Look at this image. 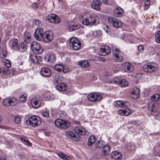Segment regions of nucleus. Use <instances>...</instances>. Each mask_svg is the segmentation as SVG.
I'll list each match as a JSON object with an SVG mask.
<instances>
[{"instance_id": "nucleus-1", "label": "nucleus", "mask_w": 160, "mask_h": 160, "mask_svg": "<svg viewBox=\"0 0 160 160\" xmlns=\"http://www.w3.org/2000/svg\"><path fill=\"white\" fill-rule=\"evenodd\" d=\"M41 123L40 118L38 116H34L31 117L29 119L26 121V123L35 127L40 125Z\"/></svg>"}, {"instance_id": "nucleus-2", "label": "nucleus", "mask_w": 160, "mask_h": 160, "mask_svg": "<svg viewBox=\"0 0 160 160\" xmlns=\"http://www.w3.org/2000/svg\"><path fill=\"white\" fill-rule=\"evenodd\" d=\"M69 45L71 48L74 50H78L81 47V44L78 39L75 37L69 39Z\"/></svg>"}, {"instance_id": "nucleus-3", "label": "nucleus", "mask_w": 160, "mask_h": 160, "mask_svg": "<svg viewBox=\"0 0 160 160\" xmlns=\"http://www.w3.org/2000/svg\"><path fill=\"white\" fill-rule=\"evenodd\" d=\"M54 124L56 127L60 128L65 129L70 125L69 122L59 119H57L55 121Z\"/></svg>"}, {"instance_id": "nucleus-4", "label": "nucleus", "mask_w": 160, "mask_h": 160, "mask_svg": "<svg viewBox=\"0 0 160 160\" xmlns=\"http://www.w3.org/2000/svg\"><path fill=\"white\" fill-rule=\"evenodd\" d=\"M30 47L32 51L37 54L41 53L43 51L42 47L36 42H32L31 44Z\"/></svg>"}, {"instance_id": "nucleus-5", "label": "nucleus", "mask_w": 160, "mask_h": 160, "mask_svg": "<svg viewBox=\"0 0 160 160\" xmlns=\"http://www.w3.org/2000/svg\"><path fill=\"white\" fill-rule=\"evenodd\" d=\"M143 70L148 72L156 71L158 70V65L155 63L145 64L143 66Z\"/></svg>"}, {"instance_id": "nucleus-6", "label": "nucleus", "mask_w": 160, "mask_h": 160, "mask_svg": "<svg viewBox=\"0 0 160 160\" xmlns=\"http://www.w3.org/2000/svg\"><path fill=\"white\" fill-rule=\"evenodd\" d=\"M108 21L113 25V26L117 28H120L122 25V23L120 20H119L115 18L110 17L108 18Z\"/></svg>"}, {"instance_id": "nucleus-7", "label": "nucleus", "mask_w": 160, "mask_h": 160, "mask_svg": "<svg viewBox=\"0 0 160 160\" xmlns=\"http://www.w3.org/2000/svg\"><path fill=\"white\" fill-rule=\"evenodd\" d=\"M122 68L124 72L129 73L132 72L134 70L133 65L128 62H123L122 64Z\"/></svg>"}, {"instance_id": "nucleus-8", "label": "nucleus", "mask_w": 160, "mask_h": 160, "mask_svg": "<svg viewBox=\"0 0 160 160\" xmlns=\"http://www.w3.org/2000/svg\"><path fill=\"white\" fill-rule=\"evenodd\" d=\"M47 19L49 22L53 23H59L61 21L60 18L54 14H51L48 15L47 16Z\"/></svg>"}, {"instance_id": "nucleus-9", "label": "nucleus", "mask_w": 160, "mask_h": 160, "mask_svg": "<svg viewBox=\"0 0 160 160\" xmlns=\"http://www.w3.org/2000/svg\"><path fill=\"white\" fill-rule=\"evenodd\" d=\"M44 33V32L42 28H38L35 30L34 33V36L37 40H41L43 39Z\"/></svg>"}, {"instance_id": "nucleus-10", "label": "nucleus", "mask_w": 160, "mask_h": 160, "mask_svg": "<svg viewBox=\"0 0 160 160\" xmlns=\"http://www.w3.org/2000/svg\"><path fill=\"white\" fill-rule=\"evenodd\" d=\"M53 38V32L50 31H47L44 32L42 39L45 42L49 43L52 41Z\"/></svg>"}, {"instance_id": "nucleus-11", "label": "nucleus", "mask_w": 160, "mask_h": 160, "mask_svg": "<svg viewBox=\"0 0 160 160\" xmlns=\"http://www.w3.org/2000/svg\"><path fill=\"white\" fill-rule=\"evenodd\" d=\"M112 52L114 55V59L116 61L120 62L123 60V57L119 55L120 51L118 48H113Z\"/></svg>"}, {"instance_id": "nucleus-12", "label": "nucleus", "mask_w": 160, "mask_h": 160, "mask_svg": "<svg viewBox=\"0 0 160 160\" xmlns=\"http://www.w3.org/2000/svg\"><path fill=\"white\" fill-rule=\"evenodd\" d=\"M110 83L120 85L122 87H126L128 85V82L126 80L120 79L118 78H115L113 81H112Z\"/></svg>"}, {"instance_id": "nucleus-13", "label": "nucleus", "mask_w": 160, "mask_h": 160, "mask_svg": "<svg viewBox=\"0 0 160 160\" xmlns=\"http://www.w3.org/2000/svg\"><path fill=\"white\" fill-rule=\"evenodd\" d=\"M91 25L92 26L98 24L99 23V19L96 15L91 13L89 16V18Z\"/></svg>"}, {"instance_id": "nucleus-14", "label": "nucleus", "mask_w": 160, "mask_h": 160, "mask_svg": "<svg viewBox=\"0 0 160 160\" xmlns=\"http://www.w3.org/2000/svg\"><path fill=\"white\" fill-rule=\"evenodd\" d=\"M111 52V48L108 46H102L100 49V54L105 56L109 54Z\"/></svg>"}, {"instance_id": "nucleus-15", "label": "nucleus", "mask_w": 160, "mask_h": 160, "mask_svg": "<svg viewBox=\"0 0 160 160\" xmlns=\"http://www.w3.org/2000/svg\"><path fill=\"white\" fill-rule=\"evenodd\" d=\"M41 58L35 54L31 55L29 57V60L34 64H39L41 61Z\"/></svg>"}, {"instance_id": "nucleus-16", "label": "nucleus", "mask_w": 160, "mask_h": 160, "mask_svg": "<svg viewBox=\"0 0 160 160\" xmlns=\"http://www.w3.org/2000/svg\"><path fill=\"white\" fill-rule=\"evenodd\" d=\"M9 44L11 45L12 49L15 50H20V47L18 46V40L16 39H12L10 41Z\"/></svg>"}, {"instance_id": "nucleus-17", "label": "nucleus", "mask_w": 160, "mask_h": 160, "mask_svg": "<svg viewBox=\"0 0 160 160\" xmlns=\"http://www.w3.org/2000/svg\"><path fill=\"white\" fill-rule=\"evenodd\" d=\"M66 135L69 138H71L74 141H78L80 139L79 136L73 133L71 131L66 132Z\"/></svg>"}, {"instance_id": "nucleus-18", "label": "nucleus", "mask_w": 160, "mask_h": 160, "mask_svg": "<svg viewBox=\"0 0 160 160\" xmlns=\"http://www.w3.org/2000/svg\"><path fill=\"white\" fill-rule=\"evenodd\" d=\"M44 59L45 60L48 62L52 63L56 60V57L52 54H48L45 55Z\"/></svg>"}, {"instance_id": "nucleus-19", "label": "nucleus", "mask_w": 160, "mask_h": 160, "mask_svg": "<svg viewBox=\"0 0 160 160\" xmlns=\"http://www.w3.org/2000/svg\"><path fill=\"white\" fill-rule=\"evenodd\" d=\"M101 5V2L100 0H93L91 6L92 8L99 11L100 9V6Z\"/></svg>"}, {"instance_id": "nucleus-20", "label": "nucleus", "mask_w": 160, "mask_h": 160, "mask_svg": "<svg viewBox=\"0 0 160 160\" xmlns=\"http://www.w3.org/2000/svg\"><path fill=\"white\" fill-rule=\"evenodd\" d=\"M41 75L44 77H48L51 74V72L50 69L48 68H42L40 72Z\"/></svg>"}, {"instance_id": "nucleus-21", "label": "nucleus", "mask_w": 160, "mask_h": 160, "mask_svg": "<svg viewBox=\"0 0 160 160\" xmlns=\"http://www.w3.org/2000/svg\"><path fill=\"white\" fill-rule=\"evenodd\" d=\"M74 130L76 133V135H84L86 131L84 128L81 126L76 127L74 128Z\"/></svg>"}, {"instance_id": "nucleus-22", "label": "nucleus", "mask_w": 160, "mask_h": 160, "mask_svg": "<svg viewBox=\"0 0 160 160\" xmlns=\"http://www.w3.org/2000/svg\"><path fill=\"white\" fill-rule=\"evenodd\" d=\"M114 105L116 107L120 106L123 107H127L130 105V104L127 102L118 101L114 103Z\"/></svg>"}, {"instance_id": "nucleus-23", "label": "nucleus", "mask_w": 160, "mask_h": 160, "mask_svg": "<svg viewBox=\"0 0 160 160\" xmlns=\"http://www.w3.org/2000/svg\"><path fill=\"white\" fill-rule=\"evenodd\" d=\"M132 113L131 110L127 108L125 110L120 109L118 111V113L121 115L128 116Z\"/></svg>"}, {"instance_id": "nucleus-24", "label": "nucleus", "mask_w": 160, "mask_h": 160, "mask_svg": "<svg viewBox=\"0 0 160 160\" xmlns=\"http://www.w3.org/2000/svg\"><path fill=\"white\" fill-rule=\"evenodd\" d=\"M132 97L134 98H136L139 97V91L137 87H134L131 92Z\"/></svg>"}, {"instance_id": "nucleus-25", "label": "nucleus", "mask_w": 160, "mask_h": 160, "mask_svg": "<svg viewBox=\"0 0 160 160\" xmlns=\"http://www.w3.org/2000/svg\"><path fill=\"white\" fill-rule=\"evenodd\" d=\"M56 89L59 91H66L67 89V85L63 83H59L56 85Z\"/></svg>"}, {"instance_id": "nucleus-26", "label": "nucleus", "mask_w": 160, "mask_h": 160, "mask_svg": "<svg viewBox=\"0 0 160 160\" xmlns=\"http://www.w3.org/2000/svg\"><path fill=\"white\" fill-rule=\"evenodd\" d=\"M31 104L33 107L38 108L40 106L41 102L38 101L36 98H33L31 100Z\"/></svg>"}, {"instance_id": "nucleus-27", "label": "nucleus", "mask_w": 160, "mask_h": 160, "mask_svg": "<svg viewBox=\"0 0 160 160\" xmlns=\"http://www.w3.org/2000/svg\"><path fill=\"white\" fill-rule=\"evenodd\" d=\"M112 158L116 160H120L122 158L121 154L117 151H115L112 153Z\"/></svg>"}, {"instance_id": "nucleus-28", "label": "nucleus", "mask_w": 160, "mask_h": 160, "mask_svg": "<svg viewBox=\"0 0 160 160\" xmlns=\"http://www.w3.org/2000/svg\"><path fill=\"white\" fill-rule=\"evenodd\" d=\"M80 27V26L78 24H69L67 26V29L69 32L75 30L79 28Z\"/></svg>"}, {"instance_id": "nucleus-29", "label": "nucleus", "mask_w": 160, "mask_h": 160, "mask_svg": "<svg viewBox=\"0 0 160 160\" xmlns=\"http://www.w3.org/2000/svg\"><path fill=\"white\" fill-rule=\"evenodd\" d=\"M58 155L63 160H72L71 158L62 152H59L57 153Z\"/></svg>"}, {"instance_id": "nucleus-30", "label": "nucleus", "mask_w": 160, "mask_h": 160, "mask_svg": "<svg viewBox=\"0 0 160 160\" xmlns=\"http://www.w3.org/2000/svg\"><path fill=\"white\" fill-rule=\"evenodd\" d=\"M78 65L83 68H87L90 66L89 62L86 60H83L79 61L78 62Z\"/></svg>"}, {"instance_id": "nucleus-31", "label": "nucleus", "mask_w": 160, "mask_h": 160, "mask_svg": "<svg viewBox=\"0 0 160 160\" xmlns=\"http://www.w3.org/2000/svg\"><path fill=\"white\" fill-rule=\"evenodd\" d=\"M96 140V138L93 135L90 136L88 141V144L89 146L92 145Z\"/></svg>"}, {"instance_id": "nucleus-32", "label": "nucleus", "mask_w": 160, "mask_h": 160, "mask_svg": "<svg viewBox=\"0 0 160 160\" xmlns=\"http://www.w3.org/2000/svg\"><path fill=\"white\" fill-rule=\"evenodd\" d=\"M31 35L28 32H25L24 34L23 37L24 41L27 43H28L30 41Z\"/></svg>"}, {"instance_id": "nucleus-33", "label": "nucleus", "mask_w": 160, "mask_h": 160, "mask_svg": "<svg viewBox=\"0 0 160 160\" xmlns=\"http://www.w3.org/2000/svg\"><path fill=\"white\" fill-rule=\"evenodd\" d=\"M114 12L115 15L117 17H120L123 13V10L121 8L118 7L114 10Z\"/></svg>"}, {"instance_id": "nucleus-34", "label": "nucleus", "mask_w": 160, "mask_h": 160, "mask_svg": "<svg viewBox=\"0 0 160 160\" xmlns=\"http://www.w3.org/2000/svg\"><path fill=\"white\" fill-rule=\"evenodd\" d=\"M148 109L150 111L155 112L156 110V108L154 102L152 101L150 102L148 105Z\"/></svg>"}, {"instance_id": "nucleus-35", "label": "nucleus", "mask_w": 160, "mask_h": 160, "mask_svg": "<svg viewBox=\"0 0 160 160\" xmlns=\"http://www.w3.org/2000/svg\"><path fill=\"white\" fill-rule=\"evenodd\" d=\"M97 97L96 93H92L89 94L88 96V100L93 102H95V97Z\"/></svg>"}, {"instance_id": "nucleus-36", "label": "nucleus", "mask_w": 160, "mask_h": 160, "mask_svg": "<svg viewBox=\"0 0 160 160\" xmlns=\"http://www.w3.org/2000/svg\"><path fill=\"white\" fill-rule=\"evenodd\" d=\"M27 96L26 94L24 93L23 94H21L19 97V101L22 102H26L27 100Z\"/></svg>"}, {"instance_id": "nucleus-37", "label": "nucleus", "mask_w": 160, "mask_h": 160, "mask_svg": "<svg viewBox=\"0 0 160 160\" xmlns=\"http://www.w3.org/2000/svg\"><path fill=\"white\" fill-rule=\"evenodd\" d=\"M151 99L153 101L156 102L157 101L160 100V94H156L153 96H152L151 98Z\"/></svg>"}, {"instance_id": "nucleus-38", "label": "nucleus", "mask_w": 160, "mask_h": 160, "mask_svg": "<svg viewBox=\"0 0 160 160\" xmlns=\"http://www.w3.org/2000/svg\"><path fill=\"white\" fill-rule=\"evenodd\" d=\"M2 103L3 105L5 106L8 107L10 106V98H7L4 99Z\"/></svg>"}, {"instance_id": "nucleus-39", "label": "nucleus", "mask_w": 160, "mask_h": 160, "mask_svg": "<svg viewBox=\"0 0 160 160\" xmlns=\"http://www.w3.org/2000/svg\"><path fill=\"white\" fill-rule=\"evenodd\" d=\"M155 35L156 42L157 43H160V30L157 31Z\"/></svg>"}, {"instance_id": "nucleus-40", "label": "nucleus", "mask_w": 160, "mask_h": 160, "mask_svg": "<svg viewBox=\"0 0 160 160\" xmlns=\"http://www.w3.org/2000/svg\"><path fill=\"white\" fill-rule=\"evenodd\" d=\"M63 65L62 64H58L55 65L54 67L55 69L58 71L60 72L63 69Z\"/></svg>"}, {"instance_id": "nucleus-41", "label": "nucleus", "mask_w": 160, "mask_h": 160, "mask_svg": "<svg viewBox=\"0 0 160 160\" xmlns=\"http://www.w3.org/2000/svg\"><path fill=\"white\" fill-rule=\"evenodd\" d=\"M150 0H146L143 6L145 10L148 9L150 7Z\"/></svg>"}, {"instance_id": "nucleus-42", "label": "nucleus", "mask_w": 160, "mask_h": 160, "mask_svg": "<svg viewBox=\"0 0 160 160\" xmlns=\"http://www.w3.org/2000/svg\"><path fill=\"white\" fill-rule=\"evenodd\" d=\"M18 102L17 99L15 98H10V105L14 106L17 104Z\"/></svg>"}, {"instance_id": "nucleus-43", "label": "nucleus", "mask_w": 160, "mask_h": 160, "mask_svg": "<svg viewBox=\"0 0 160 160\" xmlns=\"http://www.w3.org/2000/svg\"><path fill=\"white\" fill-rule=\"evenodd\" d=\"M155 51L154 48L151 47H148L147 49V52L149 54L152 55L155 53Z\"/></svg>"}, {"instance_id": "nucleus-44", "label": "nucleus", "mask_w": 160, "mask_h": 160, "mask_svg": "<svg viewBox=\"0 0 160 160\" xmlns=\"http://www.w3.org/2000/svg\"><path fill=\"white\" fill-rule=\"evenodd\" d=\"M110 150V147L108 145H105L103 146L102 148V150L103 154L105 155L106 153H108L109 152Z\"/></svg>"}, {"instance_id": "nucleus-45", "label": "nucleus", "mask_w": 160, "mask_h": 160, "mask_svg": "<svg viewBox=\"0 0 160 160\" xmlns=\"http://www.w3.org/2000/svg\"><path fill=\"white\" fill-rule=\"evenodd\" d=\"M21 140L26 145L28 146H30L31 145L28 140L25 137H22L21 138Z\"/></svg>"}, {"instance_id": "nucleus-46", "label": "nucleus", "mask_w": 160, "mask_h": 160, "mask_svg": "<svg viewBox=\"0 0 160 160\" xmlns=\"http://www.w3.org/2000/svg\"><path fill=\"white\" fill-rule=\"evenodd\" d=\"M21 140L26 145L28 146H30L31 145L28 140L25 137H22L21 138Z\"/></svg>"}, {"instance_id": "nucleus-47", "label": "nucleus", "mask_w": 160, "mask_h": 160, "mask_svg": "<svg viewBox=\"0 0 160 160\" xmlns=\"http://www.w3.org/2000/svg\"><path fill=\"white\" fill-rule=\"evenodd\" d=\"M20 47V50H18L21 52H24L26 50L27 48L26 45L23 42L21 43L20 45L18 46Z\"/></svg>"}, {"instance_id": "nucleus-48", "label": "nucleus", "mask_w": 160, "mask_h": 160, "mask_svg": "<svg viewBox=\"0 0 160 160\" xmlns=\"http://www.w3.org/2000/svg\"><path fill=\"white\" fill-rule=\"evenodd\" d=\"M82 23L85 25L92 26L90 24L89 19L88 18H84L82 21Z\"/></svg>"}, {"instance_id": "nucleus-49", "label": "nucleus", "mask_w": 160, "mask_h": 160, "mask_svg": "<svg viewBox=\"0 0 160 160\" xmlns=\"http://www.w3.org/2000/svg\"><path fill=\"white\" fill-rule=\"evenodd\" d=\"M93 35L95 37H99L102 35V32L100 31H95L93 32Z\"/></svg>"}, {"instance_id": "nucleus-50", "label": "nucleus", "mask_w": 160, "mask_h": 160, "mask_svg": "<svg viewBox=\"0 0 160 160\" xmlns=\"http://www.w3.org/2000/svg\"><path fill=\"white\" fill-rule=\"evenodd\" d=\"M2 54L4 57H6L7 56V52L5 48H0V54Z\"/></svg>"}, {"instance_id": "nucleus-51", "label": "nucleus", "mask_w": 160, "mask_h": 160, "mask_svg": "<svg viewBox=\"0 0 160 160\" xmlns=\"http://www.w3.org/2000/svg\"><path fill=\"white\" fill-rule=\"evenodd\" d=\"M1 72H2L4 74L6 75L9 74L10 72L8 68H2Z\"/></svg>"}, {"instance_id": "nucleus-52", "label": "nucleus", "mask_w": 160, "mask_h": 160, "mask_svg": "<svg viewBox=\"0 0 160 160\" xmlns=\"http://www.w3.org/2000/svg\"><path fill=\"white\" fill-rule=\"evenodd\" d=\"M41 114L43 117L45 118H48L49 116V113L47 111H42Z\"/></svg>"}, {"instance_id": "nucleus-53", "label": "nucleus", "mask_w": 160, "mask_h": 160, "mask_svg": "<svg viewBox=\"0 0 160 160\" xmlns=\"http://www.w3.org/2000/svg\"><path fill=\"white\" fill-rule=\"evenodd\" d=\"M34 24L38 26H40L42 25L41 21L39 20H34Z\"/></svg>"}, {"instance_id": "nucleus-54", "label": "nucleus", "mask_w": 160, "mask_h": 160, "mask_svg": "<svg viewBox=\"0 0 160 160\" xmlns=\"http://www.w3.org/2000/svg\"><path fill=\"white\" fill-rule=\"evenodd\" d=\"M4 62L5 63V65L7 68L10 67L11 66V64L10 61L7 60H5V61H4Z\"/></svg>"}, {"instance_id": "nucleus-55", "label": "nucleus", "mask_w": 160, "mask_h": 160, "mask_svg": "<svg viewBox=\"0 0 160 160\" xmlns=\"http://www.w3.org/2000/svg\"><path fill=\"white\" fill-rule=\"evenodd\" d=\"M96 95L98 96L95 97V102H98L100 100H101L102 99V96L101 95L98 94L97 93H96Z\"/></svg>"}, {"instance_id": "nucleus-56", "label": "nucleus", "mask_w": 160, "mask_h": 160, "mask_svg": "<svg viewBox=\"0 0 160 160\" xmlns=\"http://www.w3.org/2000/svg\"><path fill=\"white\" fill-rule=\"evenodd\" d=\"M102 146V142L101 141H98L96 143V146L97 148H101Z\"/></svg>"}, {"instance_id": "nucleus-57", "label": "nucleus", "mask_w": 160, "mask_h": 160, "mask_svg": "<svg viewBox=\"0 0 160 160\" xmlns=\"http://www.w3.org/2000/svg\"><path fill=\"white\" fill-rule=\"evenodd\" d=\"M21 118H20L18 116H16L14 118V122L17 124L21 122Z\"/></svg>"}, {"instance_id": "nucleus-58", "label": "nucleus", "mask_w": 160, "mask_h": 160, "mask_svg": "<svg viewBox=\"0 0 160 160\" xmlns=\"http://www.w3.org/2000/svg\"><path fill=\"white\" fill-rule=\"evenodd\" d=\"M31 7L33 9H37L38 8V5L36 2H34L32 4Z\"/></svg>"}, {"instance_id": "nucleus-59", "label": "nucleus", "mask_w": 160, "mask_h": 160, "mask_svg": "<svg viewBox=\"0 0 160 160\" xmlns=\"http://www.w3.org/2000/svg\"><path fill=\"white\" fill-rule=\"evenodd\" d=\"M138 49L139 52H142L144 51V46L142 45H140L138 46Z\"/></svg>"}, {"instance_id": "nucleus-60", "label": "nucleus", "mask_w": 160, "mask_h": 160, "mask_svg": "<svg viewBox=\"0 0 160 160\" xmlns=\"http://www.w3.org/2000/svg\"><path fill=\"white\" fill-rule=\"evenodd\" d=\"M62 71H63V72L64 73H67L69 71V68H65L64 66H63V69L62 70Z\"/></svg>"}, {"instance_id": "nucleus-61", "label": "nucleus", "mask_w": 160, "mask_h": 160, "mask_svg": "<svg viewBox=\"0 0 160 160\" xmlns=\"http://www.w3.org/2000/svg\"><path fill=\"white\" fill-rule=\"evenodd\" d=\"M103 28L106 32L107 33L109 32V29L108 28V26H107L106 25H104L103 26Z\"/></svg>"}, {"instance_id": "nucleus-62", "label": "nucleus", "mask_w": 160, "mask_h": 160, "mask_svg": "<svg viewBox=\"0 0 160 160\" xmlns=\"http://www.w3.org/2000/svg\"><path fill=\"white\" fill-rule=\"evenodd\" d=\"M134 148H135V147H134V146L132 145L131 148L130 147V146H128L127 148H128V149L129 150H133V149H134Z\"/></svg>"}, {"instance_id": "nucleus-63", "label": "nucleus", "mask_w": 160, "mask_h": 160, "mask_svg": "<svg viewBox=\"0 0 160 160\" xmlns=\"http://www.w3.org/2000/svg\"><path fill=\"white\" fill-rule=\"evenodd\" d=\"M136 78L138 79H140L141 78V75L140 74H138L136 76Z\"/></svg>"}, {"instance_id": "nucleus-64", "label": "nucleus", "mask_w": 160, "mask_h": 160, "mask_svg": "<svg viewBox=\"0 0 160 160\" xmlns=\"http://www.w3.org/2000/svg\"><path fill=\"white\" fill-rule=\"evenodd\" d=\"M0 160H7L5 158L3 157H1L0 158Z\"/></svg>"}]
</instances>
